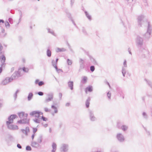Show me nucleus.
<instances>
[{
  "label": "nucleus",
  "instance_id": "obj_54",
  "mask_svg": "<svg viewBox=\"0 0 152 152\" xmlns=\"http://www.w3.org/2000/svg\"><path fill=\"white\" fill-rule=\"evenodd\" d=\"M42 119L44 121H46L47 120V118H46L45 117L43 116H42Z\"/></svg>",
  "mask_w": 152,
  "mask_h": 152
},
{
  "label": "nucleus",
  "instance_id": "obj_49",
  "mask_svg": "<svg viewBox=\"0 0 152 152\" xmlns=\"http://www.w3.org/2000/svg\"><path fill=\"white\" fill-rule=\"evenodd\" d=\"M126 63V60H125L123 63V65L124 66H123L124 67H127Z\"/></svg>",
  "mask_w": 152,
  "mask_h": 152
},
{
  "label": "nucleus",
  "instance_id": "obj_21",
  "mask_svg": "<svg viewBox=\"0 0 152 152\" xmlns=\"http://www.w3.org/2000/svg\"><path fill=\"white\" fill-rule=\"evenodd\" d=\"M27 113L25 114L23 112H21L18 113V115L19 117L21 119L24 118V117L26 116Z\"/></svg>",
  "mask_w": 152,
  "mask_h": 152
},
{
  "label": "nucleus",
  "instance_id": "obj_58",
  "mask_svg": "<svg viewBox=\"0 0 152 152\" xmlns=\"http://www.w3.org/2000/svg\"><path fill=\"white\" fill-rule=\"evenodd\" d=\"M145 57H146L145 55V54H143L141 56V58H145Z\"/></svg>",
  "mask_w": 152,
  "mask_h": 152
},
{
  "label": "nucleus",
  "instance_id": "obj_34",
  "mask_svg": "<svg viewBox=\"0 0 152 152\" xmlns=\"http://www.w3.org/2000/svg\"><path fill=\"white\" fill-rule=\"evenodd\" d=\"M117 90L118 94H120V95H121L122 94H123V92L122 90L119 88H117Z\"/></svg>",
  "mask_w": 152,
  "mask_h": 152
},
{
  "label": "nucleus",
  "instance_id": "obj_62",
  "mask_svg": "<svg viewBox=\"0 0 152 152\" xmlns=\"http://www.w3.org/2000/svg\"><path fill=\"white\" fill-rule=\"evenodd\" d=\"M20 90L19 89H18L16 91V92L14 94V95H17L18 93L19 92Z\"/></svg>",
  "mask_w": 152,
  "mask_h": 152
},
{
  "label": "nucleus",
  "instance_id": "obj_37",
  "mask_svg": "<svg viewBox=\"0 0 152 152\" xmlns=\"http://www.w3.org/2000/svg\"><path fill=\"white\" fill-rule=\"evenodd\" d=\"M51 108L55 109L54 110V113H57L58 112V110L57 109V107L55 106L54 105H52L51 106Z\"/></svg>",
  "mask_w": 152,
  "mask_h": 152
},
{
  "label": "nucleus",
  "instance_id": "obj_61",
  "mask_svg": "<svg viewBox=\"0 0 152 152\" xmlns=\"http://www.w3.org/2000/svg\"><path fill=\"white\" fill-rule=\"evenodd\" d=\"M39 82V79H37L35 81V83L36 84L38 85V83Z\"/></svg>",
  "mask_w": 152,
  "mask_h": 152
},
{
  "label": "nucleus",
  "instance_id": "obj_43",
  "mask_svg": "<svg viewBox=\"0 0 152 152\" xmlns=\"http://www.w3.org/2000/svg\"><path fill=\"white\" fill-rule=\"evenodd\" d=\"M82 31L83 33L85 35H87V33L84 28V27H83L82 28Z\"/></svg>",
  "mask_w": 152,
  "mask_h": 152
},
{
  "label": "nucleus",
  "instance_id": "obj_24",
  "mask_svg": "<svg viewBox=\"0 0 152 152\" xmlns=\"http://www.w3.org/2000/svg\"><path fill=\"white\" fill-rule=\"evenodd\" d=\"M144 80L146 82V83L148 85V86H150L152 89V82L149 80H148L145 78L144 79Z\"/></svg>",
  "mask_w": 152,
  "mask_h": 152
},
{
  "label": "nucleus",
  "instance_id": "obj_3",
  "mask_svg": "<svg viewBox=\"0 0 152 152\" xmlns=\"http://www.w3.org/2000/svg\"><path fill=\"white\" fill-rule=\"evenodd\" d=\"M143 39L139 36H137L136 38V43L137 45L138 46V48H140L143 45Z\"/></svg>",
  "mask_w": 152,
  "mask_h": 152
},
{
  "label": "nucleus",
  "instance_id": "obj_2",
  "mask_svg": "<svg viewBox=\"0 0 152 152\" xmlns=\"http://www.w3.org/2000/svg\"><path fill=\"white\" fill-rule=\"evenodd\" d=\"M148 26L146 32L143 35L145 40H148L150 37L152 28L149 22H148Z\"/></svg>",
  "mask_w": 152,
  "mask_h": 152
},
{
  "label": "nucleus",
  "instance_id": "obj_20",
  "mask_svg": "<svg viewBox=\"0 0 152 152\" xmlns=\"http://www.w3.org/2000/svg\"><path fill=\"white\" fill-rule=\"evenodd\" d=\"M93 87L91 86H88L85 89V91L87 93V92H91L93 91Z\"/></svg>",
  "mask_w": 152,
  "mask_h": 152
},
{
  "label": "nucleus",
  "instance_id": "obj_32",
  "mask_svg": "<svg viewBox=\"0 0 152 152\" xmlns=\"http://www.w3.org/2000/svg\"><path fill=\"white\" fill-rule=\"evenodd\" d=\"M143 117L145 119H147L148 118V116L147 113L145 112H143L142 113Z\"/></svg>",
  "mask_w": 152,
  "mask_h": 152
},
{
  "label": "nucleus",
  "instance_id": "obj_4",
  "mask_svg": "<svg viewBox=\"0 0 152 152\" xmlns=\"http://www.w3.org/2000/svg\"><path fill=\"white\" fill-rule=\"evenodd\" d=\"M21 76L20 72L19 71H15L14 73L10 78L11 79H12V81L13 80L17 79Z\"/></svg>",
  "mask_w": 152,
  "mask_h": 152
},
{
  "label": "nucleus",
  "instance_id": "obj_33",
  "mask_svg": "<svg viewBox=\"0 0 152 152\" xmlns=\"http://www.w3.org/2000/svg\"><path fill=\"white\" fill-rule=\"evenodd\" d=\"M52 63L53 66L55 68H56V67H57V64L56 63L55 61L54 60H52Z\"/></svg>",
  "mask_w": 152,
  "mask_h": 152
},
{
  "label": "nucleus",
  "instance_id": "obj_26",
  "mask_svg": "<svg viewBox=\"0 0 152 152\" xmlns=\"http://www.w3.org/2000/svg\"><path fill=\"white\" fill-rule=\"evenodd\" d=\"M47 55L48 57H50L51 56V52L50 50L49 47L48 48L46 51Z\"/></svg>",
  "mask_w": 152,
  "mask_h": 152
},
{
  "label": "nucleus",
  "instance_id": "obj_8",
  "mask_svg": "<svg viewBox=\"0 0 152 152\" xmlns=\"http://www.w3.org/2000/svg\"><path fill=\"white\" fill-rule=\"evenodd\" d=\"M68 145L67 144H63L61 145L60 148V151L61 152H66L68 151Z\"/></svg>",
  "mask_w": 152,
  "mask_h": 152
},
{
  "label": "nucleus",
  "instance_id": "obj_10",
  "mask_svg": "<svg viewBox=\"0 0 152 152\" xmlns=\"http://www.w3.org/2000/svg\"><path fill=\"white\" fill-rule=\"evenodd\" d=\"M12 79L9 77H7L2 81V84L4 85H6L8 83L12 81Z\"/></svg>",
  "mask_w": 152,
  "mask_h": 152
},
{
  "label": "nucleus",
  "instance_id": "obj_29",
  "mask_svg": "<svg viewBox=\"0 0 152 152\" xmlns=\"http://www.w3.org/2000/svg\"><path fill=\"white\" fill-rule=\"evenodd\" d=\"M87 78L86 76H84L82 78L81 82L83 84L85 83L87 81Z\"/></svg>",
  "mask_w": 152,
  "mask_h": 152
},
{
  "label": "nucleus",
  "instance_id": "obj_46",
  "mask_svg": "<svg viewBox=\"0 0 152 152\" xmlns=\"http://www.w3.org/2000/svg\"><path fill=\"white\" fill-rule=\"evenodd\" d=\"M104 83L108 85L110 88L111 87L110 85V83L107 81V80L105 79L104 81Z\"/></svg>",
  "mask_w": 152,
  "mask_h": 152
},
{
  "label": "nucleus",
  "instance_id": "obj_42",
  "mask_svg": "<svg viewBox=\"0 0 152 152\" xmlns=\"http://www.w3.org/2000/svg\"><path fill=\"white\" fill-rule=\"evenodd\" d=\"M67 64L68 65H71L72 63V61L68 58L67 59Z\"/></svg>",
  "mask_w": 152,
  "mask_h": 152
},
{
  "label": "nucleus",
  "instance_id": "obj_25",
  "mask_svg": "<svg viewBox=\"0 0 152 152\" xmlns=\"http://www.w3.org/2000/svg\"><path fill=\"white\" fill-rule=\"evenodd\" d=\"M47 29L48 31V32L49 33L54 36L56 37V34L54 33V31L52 29L49 28H47Z\"/></svg>",
  "mask_w": 152,
  "mask_h": 152
},
{
  "label": "nucleus",
  "instance_id": "obj_11",
  "mask_svg": "<svg viewBox=\"0 0 152 152\" xmlns=\"http://www.w3.org/2000/svg\"><path fill=\"white\" fill-rule=\"evenodd\" d=\"M40 112L37 111H33L30 113V115H34L36 118H38L40 117Z\"/></svg>",
  "mask_w": 152,
  "mask_h": 152
},
{
  "label": "nucleus",
  "instance_id": "obj_16",
  "mask_svg": "<svg viewBox=\"0 0 152 152\" xmlns=\"http://www.w3.org/2000/svg\"><path fill=\"white\" fill-rule=\"evenodd\" d=\"M68 87L70 88L72 90L73 89L74 83L72 81H69L68 83Z\"/></svg>",
  "mask_w": 152,
  "mask_h": 152
},
{
  "label": "nucleus",
  "instance_id": "obj_50",
  "mask_svg": "<svg viewBox=\"0 0 152 152\" xmlns=\"http://www.w3.org/2000/svg\"><path fill=\"white\" fill-rule=\"evenodd\" d=\"M33 134H35V133L37 132V129L36 128H33Z\"/></svg>",
  "mask_w": 152,
  "mask_h": 152
},
{
  "label": "nucleus",
  "instance_id": "obj_28",
  "mask_svg": "<svg viewBox=\"0 0 152 152\" xmlns=\"http://www.w3.org/2000/svg\"><path fill=\"white\" fill-rule=\"evenodd\" d=\"M66 50L65 49L63 48H58L56 50V52L57 53L59 52H64Z\"/></svg>",
  "mask_w": 152,
  "mask_h": 152
},
{
  "label": "nucleus",
  "instance_id": "obj_9",
  "mask_svg": "<svg viewBox=\"0 0 152 152\" xmlns=\"http://www.w3.org/2000/svg\"><path fill=\"white\" fill-rule=\"evenodd\" d=\"M89 113L90 120L92 121H95L96 118L94 115L93 112L91 110H89Z\"/></svg>",
  "mask_w": 152,
  "mask_h": 152
},
{
  "label": "nucleus",
  "instance_id": "obj_18",
  "mask_svg": "<svg viewBox=\"0 0 152 152\" xmlns=\"http://www.w3.org/2000/svg\"><path fill=\"white\" fill-rule=\"evenodd\" d=\"M89 58L91 61L93 63V64L98 65V64L95 59L91 56H89Z\"/></svg>",
  "mask_w": 152,
  "mask_h": 152
},
{
  "label": "nucleus",
  "instance_id": "obj_51",
  "mask_svg": "<svg viewBox=\"0 0 152 152\" xmlns=\"http://www.w3.org/2000/svg\"><path fill=\"white\" fill-rule=\"evenodd\" d=\"M4 67V66H3V64H1V66L0 67V74L2 72L3 70V67Z\"/></svg>",
  "mask_w": 152,
  "mask_h": 152
},
{
  "label": "nucleus",
  "instance_id": "obj_7",
  "mask_svg": "<svg viewBox=\"0 0 152 152\" xmlns=\"http://www.w3.org/2000/svg\"><path fill=\"white\" fill-rule=\"evenodd\" d=\"M116 138L120 142H124L125 140V138L123 135L121 133H118L116 135Z\"/></svg>",
  "mask_w": 152,
  "mask_h": 152
},
{
  "label": "nucleus",
  "instance_id": "obj_14",
  "mask_svg": "<svg viewBox=\"0 0 152 152\" xmlns=\"http://www.w3.org/2000/svg\"><path fill=\"white\" fill-rule=\"evenodd\" d=\"M0 59L1 62V64H3V66H4V67L5 66V62L6 60V58L4 55H2L1 56H0Z\"/></svg>",
  "mask_w": 152,
  "mask_h": 152
},
{
  "label": "nucleus",
  "instance_id": "obj_40",
  "mask_svg": "<svg viewBox=\"0 0 152 152\" xmlns=\"http://www.w3.org/2000/svg\"><path fill=\"white\" fill-rule=\"evenodd\" d=\"M22 69L24 72H27L28 71V68L24 67Z\"/></svg>",
  "mask_w": 152,
  "mask_h": 152
},
{
  "label": "nucleus",
  "instance_id": "obj_36",
  "mask_svg": "<svg viewBox=\"0 0 152 152\" xmlns=\"http://www.w3.org/2000/svg\"><path fill=\"white\" fill-rule=\"evenodd\" d=\"M128 127L127 126L125 125L122 126L121 127V129L124 131L128 129Z\"/></svg>",
  "mask_w": 152,
  "mask_h": 152
},
{
  "label": "nucleus",
  "instance_id": "obj_27",
  "mask_svg": "<svg viewBox=\"0 0 152 152\" xmlns=\"http://www.w3.org/2000/svg\"><path fill=\"white\" fill-rule=\"evenodd\" d=\"M90 97H88L86 102V107L87 108H88L90 104Z\"/></svg>",
  "mask_w": 152,
  "mask_h": 152
},
{
  "label": "nucleus",
  "instance_id": "obj_57",
  "mask_svg": "<svg viewBox=\"0 0 152 152\" xmlns=\"http://www.w3.org/2000/svg\"><path fill=\"white\" fill-rule=\"evenodd\" d=\"M3 47L1 43L0 42V51H1L3 50Z\"/></svg>",
  "mask_w": 152,
  "mask_h": 152
},
{
  "label": "nucleus",
  "instance_id": "obj_45",
  "mask_svg": "<svg viewBox=\"0 0 152 152\" xmlns=\"http://www.w3.org/2000/svg\"><path fill=\"white\" fill-rule=\"evenodd\" d=\"M35 94H38V95H43L44 93L42 91H39L38 92H35Z\"/></svg>",
  "mask_w": 152,
  "mask_h": 152
},
{
  "label": "nucleus",
  "instance_id": "obj_48",
  "mask_svg": "<svg viewBox=\"0 0 152 152\" xmlns=\"http://www.w3.org/2000/svg\"><path fill=\"white\" fill-rule=\"evenodd\" d=\"M44 82L42 81H39V82L38 83V85L40 86H41L42 85H44Z\"/></svg>",
  "mask_w": 152,
  "mask_h": 152
},
{
  "label": "nucleus",
  "instance_id": "obj_22",
  "mask_svg": "<svg viewBox=\"0 0 152 152\" xmlns=\"http://www.w3.org/2000/svg\"><path fill=\"white\" fill-rule=\"evenodd\" d=\"M80 68L81 69H83L85 66L83 60L82 59L80 58Z\"/></svg>",
  "mask_w": 152,
  "mask_h": 152
},
{
  "label": "nucleus",
  "instance_id": "obj_15",
  "mask_svg": "<svg viewBox=\"0 0 152 152\" xmlns=\"http://www.w3.org/2000/svg\"><path fill=\"white\" fill-rule=\"evenodd\" d=\"M66 16L68 17L69 18V19L72 22L73 24H74V25L75 26H76V24L75 23L74 21L73 20L72 17H71V14L69 13L68 10H67L66 11Z\"/></svg>",
  "mask_w": 152,
  "mask_h": 152
},
{
  "label": "nucleus",
  "instance_id": "obj_38",
  "mask_svg": "<svg viewBox=\"0 0 152 152\" xmlns=\"http://www.w3.org/2000/svg\"><path fill=\"white\" fill-rule=\"evenodd\" d=\"M95 69V67L94 66L92 65L90 67V70L92 72H93Z\"/></svg>",
  "mask_w": 152,
  "mask_h": 152
},
{
  "label": "nucleus",
  "instance_id": "obj_17",
  "mask_svg": "<svg viewBox=\"0 0 152 152\" xmlns=\"http://www.w3.org/2000/svg\"><path fill=\"white\" fill-rule=\"evenodd\" d=\"M43 140V136L42 135H40L37 139V142L39 144L42 142Z\"/></svg>",
  "mask_w": 152,
  "mask_h": 152
},
{
  "label": "nucleus",
  "instance_id": "obj_53",
  "mask_svg": "<svg viewBox=\"0 0 152 152\" xmlns=\"http://www.w3.org/2000/svg\"><path fill=\"white\" fill-rule=\"evenodd\" d=\"M33 96H28V101L30 100L32 98Z\"/></svg>",
  "mask_w": 152,
  "mask_h": 152
},
{
  "label": "nucleus",
  "instance_id": "obj_44",
  "mask_svg": "<svg viewBox=\"0 0 152 152\" xmlns=\"http://www.w3.org/2000/svg\"><path fill=\"white\" fill-rule=\"evenodd\" d=\"M33 121L37 123H39L40 122V120L38 119L37 118H35L33 120Z\"/></svg>",
  "mask_w": 152,
  "mask_h": 152
},
{
  "label": "nucleus",
  "instance_id": "obj_39",
  "mask_svg": "<svg viewBox=\"0 0 152 152\" xmlns=\"http://www.w3.org/2000/svg\"><path fill=\"white\" fill-rule=\"evenodd\" d=\"M26 150L27 151H31L32 150V149H31V147L29 146V145H27L26 146Z\"/></svg>",
  "mask_w": 152,
  "mask_h": 152
},
{
  "label": "nucleus",
  "instance_id": "obj_60",
  "mask_svg": "<svg viewBox=\"0 0 152 152\" xmlns=\"http://www.w3.org/2000/svg\"><path fill=\"white\" fill-rule=\"evenodd\" d=\"M44 110L46 112H49L50 111V110L47 107L45 108Z\"/></svg>",
  "mask_w": 152,
  "mask_h": 152
},
{
  "label": "nucleus",
  "instance_id": "obj_47",
  "mask_svg": "<svg viewBox=\"0 0 152 152\" xmlns=\"http://www.w3.org/2000/svg\"><path fill=\"white\" fill-rule=\"evenodd\" d=\"M5 26L7 28V27L8 26L9 27H10V25L9 24L8 22L7 21V22H5Z\"/></svg>",
  "mask_w": 152,
  "mask_h": 152
},
{
  "label": "nucleus",
  "instance_id": "obj_13",
  "mask_svg": "<svg viewBox=\"0 0 152 152\" xmlns=\"http://www.w3.org/2000/svg\"><path fill=\"white\" fill-rule=\"evenodd\" d=\"M31 146L34 148H37L39 146V144L37 141H32L31 142Z\"/></svg>",
  "mask_w": 152,
  "mask_h": 152
},
{
  "label": "nucleus",
  "instance_id": "obj_55",
  "mask_svg": "<svg viewBox=\"0 0 152 152\" xmlns=\"http://www.w3.org/2000/svg\"><path fill=\"white\" fill-rule=\"evenodd\" d=\"M10 23V24H12V19L11 18H9L8 19Z\"/></svg>",
  "mask_w": 152,
  "mask_h": 152
},
{
  "label": "nucleus",
  "instance_id": "obj_35",
  "mask_svg": "<svg viewBox=\"0 0 152 152\" xmlns=\"http://www.w3.org/2000/svg\"><path fill=\"white\" fill-rule=\"evenodd\" d=\"M20 14V18L19 20V23L20 22L21 19L22 17V14L21 11L20 10H18Z\"/></svg>",
  "mask_w": 152,
  "mask_h": 152
},
{
  "label": "nucleus",
  "instance_id": "obj_23",
  "mask_svg": "<svg viewBox=\"0 0 152 152\" xmlns=\"http://www.w3.org/2000/svg\"><path fill=\"white\" fill-rule=\"evenodd\" d=\"M57 145L56 143L53 142L52 145V147L53 149L51 151V152H55L56 149Z\"/></svg>",
  "mask_w": 152,
  "mask_h": 152
},
{
  "label": "nucleus",
  "instance_id": "obj_63",
  "mask_svg": "<svg viewBox=\"0 0 152 152\" xmlns=\"http://www.w3.org/2000/svg\"><path fill=\"white\" fill-rule=\"evenodd\" d=\"M35 137V134H33L31 135V138L32 141L34 140V139Z\"/></svg>",
  "mask_w": 152,
  "mask_h": 152
},
{
  "label": "nucleus",
  "instance_id": "obj_5",
  "mask_svg": "<svg viewBox=\"0 0 152 152\" xmlns=\"http://www.w3.org/2000/svg\"><path fill=\"white\" fill-rule=\"evenodd\" d=\"M144 18L143 15H141L138 16L137 17V19L138 26L140 27H142V23L143 22V19Z\"/></svg>",
  "mask_w": 152,
  "mask_h": 152
},
{
  "label": "nucleus",
  "instance_id": "obj_6",
  "mask_svg": "<svg viewBox=\"0 0 152 152\" xmlns=\"http://www.w3.org/2000/svg\"><path fill=\"white\" fill-rule=\"evenodd\" d=\"M26 115L24 117V118L18 121L17 123L20 124H26L29 123V120L27 119V117L28 114H26Z\"/></svg>",
  "mask_w": 152,
  "mask_h": 152
},
{
  "label": "nucleus",
  "instance_id": "obj_31",
  "mask_svg": "<svg viewBox=\"0 0 152 152\" xmlns=\"http://www.w3.org/2000/svg\"><path fill=\"white\" fill-rule=\"evenodd\" d=\"M121 72L123 75V76L124 77L125 75V74L126 73V69L124 68V67H123L122 68V69L121 71Z\"/></svg>",
  "mask_w": 152,
  "mask_h": 152
},
{
  "label": "nucleus",
  "instance_id": "obj_41",
  "mask_svg": "<svg viewBox=\"0 0 152 152\" xmlns=\"http://www.w3.org/2000/svg\"><path fill=\"white\" fill-rule=\"evenodd\" d=\"M55 69H56V72L58 73H59L60 71L61 72H63V71L62 69H58L57 67H56V68H55Z\"/></svg>",
  "mask_w": 152,
  "mask_h": 152
},
{
  "label": "nucleus",
  "instance_id": "obj_30",
  "mask_svg": "<svg viewBox=\"0 0 152 152\" xmlns=\"http://www.w3.org/2000/svg\"><path fill=\"white\" fill-rule=\"evenodd\" d=\"M53 96H49L47 98H46L45 100V102H48L51 101L53 99Z\"/></svg>",
  "mask_w": 152,
  "mask_h": 152
},
{
  "label": "nucleus",
  "instance_id": "obj_1",
  "mask_svg": "<svg viewBox=\"0 0 152 152\" xmlns=\"http://www.w3.org/2000/svg\"><path fill=\"white\" fill-rule=\"evenodd\" d=\"M17 117L18 116L15 114L11 115L8 117V121H6V124L8 129L11 130H16L18 129L17 126L11 124L13 123V120Z\"/></svg>",
  "mask_w": 152,
  "mask_h": 152
},
{
  "label": "nucleus",
  "instance_id": "obj_64",
  "mask_svg": "<svg viewBox=\"0 0 152 152\" xmlns=\"http://www.w3.org/2000/svg\"><path fill=\"white\" fill-rule=\"evenodd\" d=\"M128 52H129V53L131 54V55H132V53L131 52V49H130V48H129L128 49Z\"/></svg>",
  "mask_w": 152,
  "mask_h": 152
},
{
  "label": "nucleus",
  "instance_id": "obj_59",
  "mask_svg": "<svg viewBox=\"0 0 152 152\" xmlns=\"http://www.w3.org/2000/svg\"><path fill=\"white\" fill-rule=\"evenodd\" d=\"M17 147L18 148H20V149H21L22 148L21 146L19 144H17Z\"/></svg>",
  "mask_w": 152,
  "mask_h": 152
},
{
  "label": "nucleus",
  "instance_id": "obj_19",
  "mask_svg": "<svg viewBox=\"0 0 152 152\" xmlns=\"http://www.w3.org/2000/svg\"><path fill=\"white\" fill-rule=\"evenodd\" d=\"M84 12L86 17L89 20L91 21L92 20L91 16L88 13V12L86 11H84Z\"/></svg>",
  "mask_w": 152,
  "mask_h": 152
},
{
  "label": "nucleus",
  "instance_id": "obj_12",
  "mask_svg": "<svg viewBox=\"0 0 152 152\" xmlns=\"http://www.w3.org/2000/svg\"><path fill=\"white\" fill-rule=\"evenodd\" d=\"M21 131L23 134H25L26 136H27L28 133L30 132V129L29 127L27 126L26 127L25 129H22Z\"/></svg>",
  "mask_w": 152,
  "mask_h": 152
},
{
  "label": "nucleus",
  "instance_id": "obj_56",
  "mask_svg": "<svg viewBox=\"0 0 152 152\" xmlns=\"http://www.w3.org/2000/svg\"><path fill=\"white\" fill-rule=\"evenodd\" d=\"M118 96L120 100L123 99L124 98V96Z\"/></svg>",
  "mask_w": 152,
  "mask_h": 152
},
{
  "label": "nucleus",
  "instance_id": "obj_52",
  "mask_svg": "<svg viewBox=\"0 0 152 152\" xmlns=\"http://www.w3.org/2000/svg\"><path fill=\"white\" fill-rule=\"evenodd\" d=\"M75 0H70V4L71 5V7H72V5H73Z\"/></svg>",
  "mask_w": 152,
  "mask_h": 152
}]
</instances>
